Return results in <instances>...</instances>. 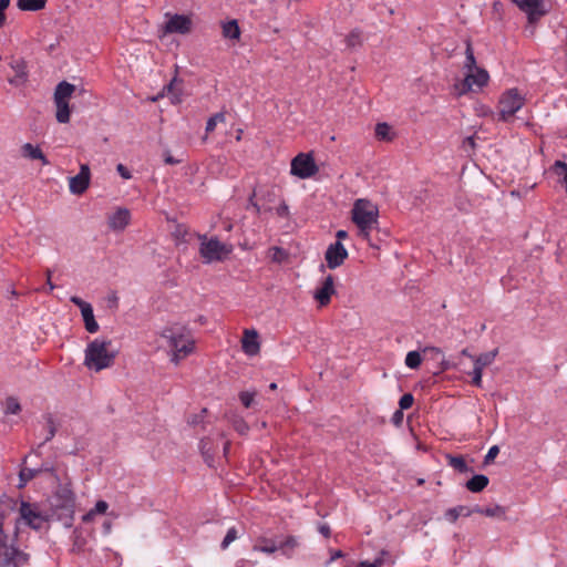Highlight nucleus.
<instances>
[{"mask_svg":"<svg viewBox=\"0 0 567 567\" xmlns=\"http://www.w3.org/2000/svg\"><path fill=\"white\" fill-rule=\"evenodd\" d=\"M348 257V251L340 241H336L328 246L324 258L327 267L336 269L341 266Z\"/></svg>","mask_w":567,"mask_h":567,"instance_id":"4468645a","label":"nucleus"},{"mask_svg":"<svg viewBox=\"0 0 567 567\" xmlns=\"http://www.w3.org/2000/svg\"><path fill=\"white\" fill-rule=\"evenodd\" d=\"M62 493H63V498H64L65 506L72 507L73 501H74L73 493L70 489H68V488L63 489Z\"/></svg>","mask_w":567,"mask_h":567,"instance_id":"a18cd8bd","label":"nucleus"},{"mask_svg":"<svg viewBox=\"0 0 567 567\" xmlns=\"http://www.w3.org/2000/svg\"><path fill=\"white\" fill-rule=\"evenodd\" d=\"M233 252V245L216 237H200L199 254L205 262L223 261Z\"/></svg>","mask_w":567,"mask_h":567,"instance_id":"1a4fd4ad","label":"nucleus"},{"mask_svg":"<svg viewBox=\"0 0 567 567\" xmlns=\"http://www.w3.org/2000/svg\"><path fill=\"white\" fill-rule=\"evenodd\" d=\"M488 477L483 474L474 475L466 482V488L473 493H478L488 485Z\"/></svg>","mask_w":567,"mask_h":567,"instance_id":"b1692460","label":"nucleus"},{"mask_svg":"<svg viewBox=\"0 0 567 567\" xmlns=\"http://www.w3.org/2000/svg\"><path fill=\"white\" fill-rule=\"evenodd\" d=\"M462 511H463V509H462L461 507H457V506H456V507L449 508V509L444 513V518H445L449 523L453 524V523H455V522L458 519V517H461V516H462Z\"/></svg>","mask_w":567,"mask_h":567,"instance_id":"4c0bfd02","label":"nucleus"},{"mask_svg":"<svg viewBox=\"0 0 567 567\" xmlns=\"http://www.w3.org/2000/svg\"><path fill=\"white\" fill-rule=\"evenodd\" d=\"M256 395V391H241L239 393V400L245 408H250L255 404Z\"/></svg>","mask_w":567,"mask_h":567,"instance_id":"72a5a7b5","label":"nucleus"},{"mask_svg":"<svg viewBox=\"0 0 567 567\" xmlns=\"http://www.w3.org/2000/svg\"><path fill=\"white\" fill-rule=\"evenodd\" d=\"M413 401H414V399H413L412 394H410V393L404 394L400 399V402H399L401 410L410 409L412 406V404H413Z\"/></svg>","mask_w":567,"mask_h":567,"instance_id":"a19ab883","label":"nucleus"},{"mask_svg":"<svg viewBox=\"0 0 567 567\" xmlns=\"http://www.w3.org/2000/svg\"><path fill=\"white\" fill-rule=\"evenodd\" d=\"M422 355L417 351H410L405 357V365L410 369H417L421 365Z\"/></svg>","mask_w":567,"mask_h":567,"instance_id":"7c9ffc66","label":"nucleus"},{"mask_svg":"<svg viewBox=\"0 0 567 567\" xmlns=\"http://www.w3.org/2000/svg\"><path fill=\"white\" fill-rule=\"evenodd\" d=\"M21 155L24 158L41 161L43 165H48L49 161L38 145L25 143L21 146Z\"/></svg>","mask_w":567,"mask_h":567,"instance_id":"aec40b11","label":"nucleus"},{"mask_svg":"<svg viewBox=\"0 0 567 567\" xmlns=\"http://www.w3.org/2000/svg\"><path fill=\"white\" fill-rule=\"evenodd\" d=\"M117 349L110 339L95 338L84 349V367L93 372H100L113 365Z\"/></svg>","mask_w":567,"mask_h":567,"instance_id":"20e7f679","label":"nucleus"},{"mask_svg":"<svg viewBox=\"0 0 567 567\" xmlns=\"http://www.w3.org/2000/svg\"><path fill=\"white\" fill-rule=\"evenodd\" d=\"M458 507H461L463 511H462V516H471L472 514L475 513V511H473V507L470 508V507H466V506H463V505H460Z\"/></svg>","mask_w":567,"mask_h":567,"instance_id":"de8ad7c7","label":"nucleus"},{"mask_svg":"<svg viewBox=\"0 0 567 567\" xmlns=\"http://www.w3.org/2000/svg\"><path fill=\"white\" fill-rule=\"evenodd\" d=\"M269 257L276 262H281L286 258V252L279 247H272L269 249Z\"/></svg>","mask_w":567,"mask_h":567,"instance_id":"58836bf2","label":"nucleus"},{"mask_svg":"<svg viewBox=\"0 0 567 567\" xmlns=\"http://www.w3.org/2000/svg\"><path fill=\"white\" fill-rule=\"evenodd\" d=\"M298 539L293 536H289L285 540L279 542V550L284 555H290L298 547Z\"/></svg>","mask_w":567,"mask_h":567,"instance_id":"c85d7f7f","label":"nucleus"},{"mask_svg":"<svg viewBox=\"0 0 567 567\" xmlns=\"http://www.w3.org/2000/svg\"><path fill=\"white\" fill-rule=\"evenodd\" d=\"M6 23V13L0 11V28H2Z\"/></svg>","mask_w":567,"mask_h":567,"instance_id":"5fc2aeb1","label":"nucleus"},{"mask_svg":"<svg viewBox=\"0 0 567 567\" xmlns=\"http://www.w3.org/2000/svg\"><path fill=\"white\" fill-rule=\"evenodd\" d=\"M131 223V212L125 207H117L107 217L109 227L114 231H123Z\"/></svg>","mask_w":567,"mask_h":567,"instance_id":"dca6fc26","label":"nucleus"},{"mask_svg":"<svg viewBox=\"0 0 567 567\" xmlns=\"http://www.w3.org/2000/svg\"><path fill=\"white\" fill-rule=\"evenodd\" d=\"M497 355V350H492L488 352H484L475 358H473L474 367L481 370H484V368L491 365Z\"/></svg>","mask_w":567,"mask_h":567,"instance_id":"393cba45","label":"nucleus"},{"mask_svg":"<svg viewBox=\"0 0 567 567\" xmlns=\"http://www.w3.org/2000/svg\"><path fill=\"white\" fill-rule=\"evenodd\" d=\"M462 75V79H457L453 84V93L456 96L466 95L468 93H480L489 83L488 72L477 64L470 45L466 48Z\"/></svg>","mask_w":567,"mask_h":567,"instance_id":"7ed1b4c3","label":"nucleus"},{"mask_svg":"<svg viewBox=\"0 0 567 567\" xmlns=\"http://www.w3.org/2000/svg\"><path fill=\"white\" fill-rule=\"evenodd\" d=\"M482 112L484 114L492 113V111L488 107H485V106L482 107Z\"/></svg>","mask_w":567,"mask_h":567,"instance_id":"13d9d810","label":"nucleus"},{"mask_svg":"<svg viewBox=\"0 0 567 567\" xmlns=\"http://www.w3.org/2000/svg\"><path fill=\"white\" fill-rule=\"evenodd\" d=\"M3 410L6 414H18L21 411V405L16 398H8L4 401Z\"/></svg>","mask_w":567,"mask_h":567,"instance_id":"473e14b6","label":"nucleus"},{"mask_svg":"<svg viewBox=\"0 0 567 567\" xmlns=\"http://www.w3.org/2000/svg\"><path fill=\"white\" fill-rule=\"evenodd\" d=\"M288 213H289V209H288V206L286 204H281L278 208H277V214L281 217H286L288 216Z\"/></svg>","mask_w":567,"mask_h":567,"instance_id":"49530a36","label":"nucleus"},{"mask_svg":"<svg viewBox=\"0 0 567 567\" xmlns=\"http://www.w3.org/2000/svg\"><path fill=\"white\" fill-rule=\"evenodd\" d=\"M229 422L231 423L233 427L241 435H245L248 433L249 431V426L248 424L246 423V421L237 415V414H233L230 417H229Z\"/></svg>","mask_w":567,"mask_h":567,"instance_id":"c756f323","label":"nucleus"},{"mask_svg":"<svg viewBox=\"0 0 567 567\" xmlns=\"http://www.w3.org/2000/svg\"><path fill=\"white\" fill-rule=\"evenodd\" d=\"M317 172L318 166L310 153H299L291 161L290 173L300 179L311 178L317 174Z\"/></svg>","mask_w":567,"mask_h":567,"instance_id":"9b49d317","label":"nucleus"},{"mask_svg":"<svg viewBox=\"0 0 567 567\" xmlns=\"http://www.w3.org/2000/svg\"><path fill=\"white\" fill-rule=\"evenodd\" d=\"M47 4V0H17V7L21 11H39Z\"/></svg>","mask_w":567,"mask_h":567,"instance_id":"a878e982","label":"nucleus"},{"mask_svg":"<svg viewBox=\"0 0 567 567\" xmlns=\"http://www.w3.org/2000/svg\"><path fill=\"white\" fill-rule=\"evenodd\" d=\"M236 538H237V530L235 528L228 529V532L221 543V547L227 548Z\"/></svg>","mask_w":567,"mask_h":567,"instance_id":"ea45409f","label":"nucleus"},{"mask_svg":"<svg viewBox=\"0 0 567 567\" xmlns=\"http://www.w3.org/2000/svg\"><path fill=\"white\" fill-rule=\"evenodd\" d=\"M498 453L499 449L497 445H493L492 447H489L487 454L485 455V463L489 464L491 462H493L494 458L498 455Z\"/></svg>","mask_w":567,"mask_h":567,"instance_id":"37998d69","label":"nucleus"},{"mask_svg":"<svg viewBox=\"0 0 567 567\" xmlns=\"http://www.w3.org/2000/svg\"><path fill=\"white\" fill-rule=\"evenodd\" d=\"M449 464L460 471V472H466L467 471V464L461 456H447Z\"/></svg>","mask_w":567,"mask_h":567,"instance_id":"c9c22d12","label":"nucleus"},{"mask_svg":"<svg viewBox=\"0 0 567 567\" xmlns=\"http://www.w3.org/2000/svg\"><path fill=\"white\" fill-rule=\"evenodd\" d=\"M38 471L33 468H22L20 472V484L19 487H23L30 480L37 475Z\"/></svg>","mask_w":567,"mask_h":567,"instance_id":"e433bc0d","label":"nucleus"},{"mask_svg":"<svg viewBox=\"0 0 567 567\" xmlns=\"http://www.w3.org/2000/svg\"><path fill=\"white\" fill-rule=\"evenodd\" d=\"M427 350L433 351V352H435V353H437V354H441V351H440V349H437V348H425V349H424V352H425V351H427Z\"/></svg>","mask_w":567,"mask_h":567,"instance_id":"6e6d98bb","label":"nucleus"},{"mask_svg":"<svg viewBox=\"0 0 567 567\" xmlns=\"http://www.w3.org/2000/svg\"><path fill=\"white\" fill-rule=\"evenodd\" d=\"M241 349L245 354L255 357L260 351L259 334L255 329H246L241 339Z\"/></svg>","mask_w":567,"mask_h":567,"instance_id":"f3484780","label":"nucleus"},{"mask_svg":"<svg viewBox=\"0 0 567 567\" xmlns=\"http://www.w3.org/2000/svg\"><path fill=\"white\" fill-rule=\"evenodd\" d=\"M554 173L560 178V182L565 184L566 193H567V164L560 161H557L553 166Z\"/></svg>","mask_w":567,"mask_h":567,"instance_id":"2f4dec72","label":"nucleus"},{"mask_svg":"<svg viewBox=\"0 0 567 567\" xmlns=\"http://www.w3.org/2000/svg\"><path fill=\"white\" fill-rule=\"evenodd\" d=\"M116 171L121 175L122 178H124V179L132 178V174H131L130 169L126 166H124L123 164H117Z\"/></svg>","mask_w":567,"mask_h":567,"instance_id":"c03bdc74","label":"nucleus"},{"mask_svg":"<svg viewBox=\"0 0 567 567\" xmlns=\"http://www.w3.org/2000/svg\"><path fill=\"white\" fill-rule=\"evenodd\" d=\"M20 518L34 529L41 528L52 516L51 513L43 511L37 504H30L21 501L19 506Z\"/></svg>","mask_w":567,"mask_h":567,"instance_id":"9d476101","label":"nucleus"},{"mask_svg":"<svg viewBox=\"0 0 567 567\" xmlns=\"http://www.w3.org/2000/svg\"><path fill=\"white\" fill-rule=\"evenodd\" d=\"M225 114L224 113H216L215 115H213L206 123V132L207 133H212L218 123H224L225 122Z\"/></svg>","mask_w":567,"mask_h":567,"instance_id":"f704fd0d","label":"nucleus"},{"mask_svg":"<svg viewBox=\"0 0 567 567\" xmlns=\"http://www.w3.org/2000/svg\"><path fill=\"white\" fill-rule=\"evenodd\" d=\"M109 507L110 506L105 501H97L94 507L82 516L83 523H93L97 516L105 515Z\"/></svg>","mask_w":567,"mask_h":567,"instance_id":"4be33fe9","label":"nucleus"},{"mask_svg":"<svg viewBox=\"0 0 567 567\" xmlns=\"http://www.w3.org/2000/svg\"><path fill=\"white\" fill-rule=\"evenodd\" d=\"M165 163L167 164H176L178 161L174 159L171 155L165 156Z\"/></svg>","mask_w":567,"mask_h":567,"instance_id":"864d4df0","label":"nucleus"},{"mask_svg":"<svg viewBox=\"0 0 567 567\" xmlns=\"http://www.w3.org/2000/svg\"><path fill=\"white\" fill-rule=\"evenodd\" d=\"M336 293L334 279L331 275L327 276L316 288L313 292V299L319 306H327L331 297Z\"/></svg>","mask_w":567,"mask_h":567,"instance_id":"2eb2a0df","label":"nucleus"},{"mask_svg":"<svg viewBox=\"0 0 567 567\" xmlns=\"http://www.w3.org/2000/svg\"><path fill=\"white\" fill-rule=\"evenodd\" d=\"M462 354H463V355H466V357H468V358H471L472 360H473V358H475L474 355H472L471 353H468V351H467L466 349H464V350L462 351Z\"/></svg>","mask_w":567,"mask_h":567,"instance_id":"4d7b16f0","label":"nucleus"},{"mask_svg":"<svg viewBox=\"0 0 567 567\" xmlns=\"http://www.w3.org/2000/svg\"><path fill=\"white\" fill-rule=\"evenodd\" d=\"M513 2L528 14L529 20L546 13L543 0H513Z\"/></svg>","mask_w":567,"mask_h":567,"instance_id":"a211bd4d","label":"nucleus"},{"mask_svg":"<svg viewBox=\"0 0 567 567\" xmlns=\"http://www.w3.org/2000/svg\"><path fill=\"white\" fill-rule=\"evenodd\" d=\"M70 301L80 309L85 330L89 333H96L100 330V324L95 319L92 305L76 296H72Z\"/></svg>","mask_w":567,"mask_h":567,"instance_id":"f8f14e48","label":"nucleus"},{"mask_svg":"<svg viewBox=\"0 0 567 567\" xmlns=\"http://www.w3.org/2000/svg\"><path fill=\"white\" fill-rule=\"evenodd\" d=\"M269 388H270V390H276V389H277V384H276V383H271V384L269 385Z\"/></svg>","mask_w":567,"mask_h":567,"instance_id":"052dcab7","label":"nucleus"},{"mask_svg":"<svg viewBox=\"0 0 567 567\" xmlns=\"http://www.w3.org/2000/svg\"><path fill=\"white\" fill-rule=\"evenodd\" d=\"M48 286H49L50 291H52L54 289V285L51 281L48 282Z\"/></svg>","mask_w":567,"mask_h":567,"instance_id":"bf43d9fd","label":"nucleus"},{"mask_svg":"<svg viewBox=\"0 0 567 567\" xmlns=\"http://www.w3.org/2000/svg\"><path fill=\"white\" fill-rule=\"evenodd\" d=\"M178 80L174 78L168 85H166L163 91L155 97L153 101H157L159 97L167 96L173 104H178L182 102V91L177 86Z\"/></svg>","mask_w":567,"mask_h":567,"instance_id":"6ab92c4d","label":"nucleus"},{"mask_svg":"<svg viewBox=\"0 0 567 567\" xmlns=\"http://www.w3.org/2000/svg\"><path fill=\"white\" fill-rule=\"evenodd\" d=\"M14 507L12 501L0 503V567H23L28 561V556L16 548L13 536L9 533L7 518Z\"/></svg>","mask_w":567,"mask_h":567,"instance_id":"f03ea898","label":"nucleus"},{"mask_svg":"<svg viewBox=\"0 0 567 567\" xmlns=\"http://www.w3.org/2000/svg\"><path fill=\"white\" fill-rule=\"evenodd\" d=\"M9 4L10 0H0V11L4 12Z\"/></svg>","mask_w":567,"mask_h":567,"instance_id":"3c124183","label":"nucleus"},{"mask_svg":"<svg viewBox=\"0 0 567 567\" xmlns=\"http://www.w3.org/2000/svg\"><path fill=\"white\" fill-rule=\"evenodd\" d=\"M319 532H320L323 536H326V537H328V536L330 535V528H329V526H327V525H321V526L319 527Z\"/></svg>","mask_w":567,"mask_h":567,"instance_id":"8fccbe9b","label":"nucleus"},{"mask_svg":"<svg viewBox=\"0 0 567 567\" xmlns=\"http://www.w3.org/2000/svg\"><path fill=\"white\" fill-rule=\"evenodd\" d=\"M482 377H483V370L474 367L473 372H472L473 384L476 386H481L482 385Z\"/></svg>","mask_w":567,"mask_h":567,"instance_id":"79ce46f5","label":"nucleus"},{"mask_svg":"<svg viewBox=\"0 0 567 567\" xmlns=\"http://www.w3.org/2000/svg\"><path fill=\"white\" fill-rule=\"evenodd\" d=\"M76 87L66 81L60 82L53 93V102L55 106V118L59 123L65 124L70 122L71 107L70 101L74 95Z\"/></svg>","mask_w":567,"mask_h":567,"instance_id":"6e6552de","label":"nucleus"},{"mask_svg":"<svg viewBox=\"0 0 567 567\" xmlns=\"http://www.w3.org/2000/svg\"><path fill=\"white\" fill-rule=\"evenodd\" d=\"M154 346L164 352L169 362L178 365L196 351V340L187 324L168 322L161 327L155 334Z\"/></svg>","mask_w":567,"mask_h":567,"instance_id":"f257e3e1","label":"nucleus"},{"mask_svg":"<svg viewBox=\"0 0 567 567\" xmlns=\"http://www.w3.org/2000/svg\"><path fill=\"white\" fill-rule=\"evenodd\" d=\"M195 27L192 14L165 13L164 22L158 28V38L165 39L169 34L188 35Z\"/></svg>","mask_w":567,"mask_h":567,"instance_id":"0eeeda50","label":"nucleus"},{"mask_svg":"<svg viewBox=\"0 0 567 567\" xmlns=\"http://www.w3.org/2000/svg\"><path fill=\"white\" fill-rule=\"evenodd\" d=\"M221 30L225 39L238 41L240 38V29L236 20L224 22Z\"/></svg>","mask_w":567,"mask_h":567,"instance_id":"5701e85b","label":"nucleus"},{"mask_svg":"<svg viewBox=\"0 0 567 567\" xmlns=\"http://www.w3.org/2000/svg\"><path fill=\"white\" fill-rule=\"evenodd\" d=\"M254 549L266 554H272L279 550V543L269 539H261L254 546Z\"/></svg>","mask_w":567,"mask_h":567,"instance_id":"cd10ccee","label":"nucleus"},{"mask_svg":"<svg viewBox=\"0 0 567 567\" xmlns=\"http://www.w3.org/2000/svg\"><path fill=\"white\" fill-rule=\"evenodd\" d=\"M526 102V94L517 87L505 90L498 99L497 115L498 120L507 122L522 110Z\"/></svg>","mask_w":567,"mask_h":567,"instance_id":"423d86ee","label":"nucleus"},{"mask_svg":"<svg viewBox=\"0 0 567 567\" xmlns=\"http://www.w3.org/2000/svg\"><path fill=\"white\" fill-rule=\"evenodd\" d=\"M91 172L86 164L80 165V172L78 175L69 178V189L73 195L83 194L90 186Z\"/></svg>","mask_w":567,"mask_h":567,"instance_id":"ddd939ff","label":"nucleus"},{"mask_svg":"<svg viewBox=\"0 0 567 567\" xmlns=\"http://www.w3.org/2000/svg\"><path fill=\"white\" fill-rule=\"evenodd\" d=\"M473 511H475V514H481L486 517L492 518H504L506 514V509L501 505H489L486 507H482L480 505H476L473 507Z\"/></svg>","mask_w":567,"mask_h":567,"instance_id":"412c9836","label":"nucleus"},{"mask_svg":"<svg viewBox=\"0 0 567 567\" xmlns=\"http://www.w3.org/2000/svg\"><path fill=\"white\" fill-rule=\"evenodd\" d=\"M341 556V553L340 551H337L334 555H333V558L336 557H340Z\"/></svg>","mask_w":567,"mask_h":567,"instance_id":"680f3d73","label":"nucleus"},{"mask_svg":"<svg viewBox=\"0 0 567 567\" xmlns=\"http://www.w3.org/2000/svg\"><path fill=\"white\" fill-rule=\"evenodd\" d=\"M403 414L401 411H396L393 415V421L398 424L401 422Z\"/></svg>","mask_w":567,"mask_h":567,"instance_id":"603ef678","label":"nucleus"},{"mask_svg":"<svg viewBox=\"0 0 567 567\" xmlns=\"http://www.w3.org/2000/svg\"><path fill=\"white\" fill-rule=\"evenodd\" d=\"M375 136L380 141H392L395 137V133L388 123H379L375 126Z\"/></svg>","mask_w":567,"mask_h":567,"instance_id":"bb28decb","label":"nucleus"},{"mask_svg":"<svg viewBox=\"0 0 567 567\" xmlns=\"http://www.w3.org/2000/svg\"><path fill=\"white\" fill-rule=\"evenodd\" d=\"M110 528H111V526H110L109 524H107V525H105V529H106L107 532L110 530Z\"/></svg>","mask_w":567,"mask_h":567,"instance_id":"e2e57ef3","label":"nucleus"},{"mask_svg":"<svg viewBox=\"0 0 567 567\" xmlns=\"http://www.w3.org/2000/svg\"><path fill=\"white\" fill-rule=\"evenodd\" d=\"M336 237L338 239L337 241L341 243V240H343L348 237V233L346 230L340 229L336 233Z\"/></svg>","mask_w":567,"mask_h":567,"instance_id":"09e8293b","label":"nucleus"},{"mask_svg":"<svg viewBox=\"0 0 567 567\" xmlns=\"http://www.w3.org/2000/svg\"><path fill=\"white\" fill-rule=\"evenodd\" d=\"M351 219L359 229V235L370 239L371 231L377 227L379 208L371 200L359 198L353 203Z\"/></svg>","mask_w":567,"mask_h":567,"instance_id":"39448f33","label":"nucleus"}]
</instances>
